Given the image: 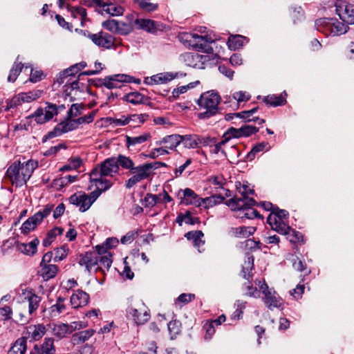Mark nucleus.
Segmentation results:
<instances>
[{
	"label": "nucleus",
	"instance_id": "f257e3e1",
	"mask_svg": "<svg viewBox=\"0 0 354 354\" xmlns=\"http://www.w3.org/2000/svg\"><path fill=\"white\" fill-rule=\"evenodd\" d=\"M119 170L115 158L106 159L100 166L95 167L90 174V180L95 183L96 188L101 192L108 190L111 186L112 183L104 177L113 176L118 174Z\"/></svg>",
	"mask_w": 354,
	"mask_h": 354
},
{
	"label": "nucleus",
	"instance_id": "f03ea898",
	"mask_svg": "<svg viewBox=\"0 0 354 354\" xmlns=\"http://www.w3.org/2000/svg\"><path fill=\"white\" fill-rule=\"evenodd\" d=\"M38 167V162L34 160H29L21 163L15 161L8 168L6 177L16 187L25 185L31 177L34 170Z\"/></svg>",
	"mask_w": 354,
	"mask_h": 354
},
{
	"label": "nucleus",
	"instance_id": "7ed1b4c3",
	"mask_svg": "<svg viewBox=\"0 0 354 354\" xmlns=\"http://www.w3.org/2000/svg\"><path fill=\"white\" fill-rule=\"evenodd\" d=\"M197 31L200 33H185L183 39L188 45L198 51L212 53L213 48L211 44L216 39L215 35L209 33L206 27L201 26Z\"/></svg>",
	"mask_w": 354,
	"mask_h": 354
},
{
	"label": "nucleus",
	"instance_id": "20e7f679",
	"mask_svg": "<svg viewBox=\"0 0 354 354\" xmlns=\"http://www.w3.org/2000/svg\"><path fill=\"white\" fill-rule=\"evenodd\" d=\"M221 97L218 93L214 91H209L201 94L197 100V104L201 110L198 117L200 119H207L215 115L218 110V104Z\"/></svg>",
	"mask_w": 354,
	"mask_h": 354
},
{
	"label": "nucleus",
	"instance_id": "39448f33",
	"mask_svg": "<svg viewBox=\"0 0 354 354\" xmlns=\"http://www.w3.org/2000/svg\"><path fill=\"white\" fill-rule=\"evenodd\" d=\"M316 29L326 36H339L345 34L348 26L335 18H322L315 21Z\"/></svg>",
	"mask_w": 354,
	"mask_h": 354
},
{
	"label": "nucleus",
	"instance_id": "423d86ee",
	"mask_svg": "<svg viewBox=\"0 0 354 354\" xmlns=\"http://www.w3.org/2000/svg\"><path fill=\"white\" fill-rule=\"evenodd\" d=\"M102 192L97 188L96 190L91 192L90 194L81 192H77L71 195L68 200L71 204L78 207L80 212H84L90 208Z\"/></svg>",
	"mask_w": 354,
	"mask_h": 354
},
{
	"label": "nucleus",
	"instance_id": "0eeeda50",
	"mask_svg": "<svg viewBox=\"0 0 354 354\" xmlns=\"http://www.w3.org/2000/svg\"><path fill=\"white\" fill-rule=\"evenodd\" d=\"M239 192L241 197L234 196L227 203L232 210L242 208L244 205L254 206L255 205V201L248 197L250 194H254V189H250L246 185H243L239 188Z\"/></svg>",
	"mask_w": 354,
	"mask_h": 354
},
{
	"label": "nucleus",
	"instance_id": "6e6552de",
	"mask_svg": "<svg viewBox=\"0 0 354 354\" xmlns=\"http://www.w3.org/2000/svg\"><path fill=\"white\" fill-rule=\"evenodd\" d=\"M153 169V165L151 163L134 167L130 171L132 176L126 181L125 187L130 189L140 181L148 178Z\"/></svg>",
	"mask_w": 354,
	"mask_h": 354
},
{
	"label": "nucleus",
	"instance_id": "1a4fd4ad",
	"mask_svg": "<svg viewBox=\"0 0 354 354\" xmlns=\"http://www.w3.org/2000/svg\"><path fill=\"white\" fill-rule=\"evenodd\" d=\"M260 290L263 295V301L265 305L270 309L281 308L283 305V299L277 295L275 290L269 288L267 283L259 281L258 283Z\"/></svg>",
	"mask_w": 354,
	"mask_h": 354
},
{
	"label": "nucleus",
	"instance_id": "9d476101",
	"mask_svg": "<svg viewBox=\"0 0 354 354\" xmlns=\"http://www.w3.org/2000/svg\"><path fill=\"white\" fill-rule=\"evenodd\" d=\"M335 12L339 18L348 24H354V5L343 0L335 2Z\"/></svg>",
	"mask_w": 354,
	"mask_h": 354
},
{
	"label": "nucleus",
	"instance_id": "9b49d317",
	"mask_svg": "<svg viewBox=\"0 0 354 354\" xmlns=\"http://www.w3.org/2000/svg\"><path fill=\"white\" fill-rule=\"evenodd\" d=\"M127 316L131 318L137 325L145 324L150 318V314L143 303L138 307L129 306L127 308Z\"/></svg>",
	"mask_w": 354,
	"mask_h": 354
},
{
	"label": "nucleus",
	"instance_id": "f8f14e48",
	"mask_svg": "<svg viewBox=\"0 0 354 354\" xmlns=\"http://www.w3.org/2000/svg\"><path fill=\"white\" fill-rule=\"evenodd\" d=\"M123 82H134L140 84V80L136 79L133 77L125 74H116L106 77L103 80L102 85L108 89H113L120 88L122 86L121 84Z\"/></svg>",
	"mask_w": 354,
	"mask_h": 354
},
{
	"label": "nucleus",
	"instance_id": "ddd939ff",
	"mask_svg": "<svg viewBox=\"0 0 354 354\" xmlns=\"http://www.w3.org/2000/svg\"><path fill=\"white\" fill-rule=\"evenodd\" d=\"M180 60L188 66L202 69L205 68V64L209 61V57L207 55L198 53H185L180 55Z\"/></svg>",
	"mask_w": 354,
	"mask_h": 354
},
{
	"label": "nucleus",
	"instance_id": "4468645a",
	"mask_svg": "<svg viewBox=\"0 0 354 354\" xmlns=\"http://www.w3.org/2000/svg\"><path fill=\"white\" fill-rule=\"evenodd\" d=\"M90 39L95 45L107 49L115 47L117 45L116 39L113 35L104 32L93 34L90 35Z\"/></svg>",
	"mask_w": 354,
	"mask_h": 354
},
{
	"label": "nucleus",
	"instance_id": "2eb2a0df",
	"mask_svg": "<svg viewBox=\"0 0 354 354\" xmlns=\"http://www.w3.org/2000/svg\"><path fill=\"white\" fill-rule=\"evenodd\" d=\"M185 73L183 72H165L160 73L147 78L146 82L149 84H166L174 79L185 77Z\"/></svg>",
	"mask_w": 354,
	"mask_h": 354
},
{
	"label": "nucleus",
	"instance_id": "dca6fc26",
	"mask_svg": "<svg viewBox=\"0 0 354 354\" xmlns=\"http://www.w3.org/2000/svg\"><path fill=\"white\" fill-rule=\"evenodd\" d=\"M41 94V91H30L28 93H21L13 97L10 102V107H14L21 105L24 102H30L38 99Z\"/></svg>",
	"mask_w": 354,
	"mask_h": 354
},
{
	"label": "nucleus",
	"instance_id": "f3484780",
	"mask_svg": "<svg viewBox=\"0 0 354 354\" xmlns=\"http://www.w3.org/2000/svg\"><path fill=\"white\" fill-rule=\"evenodd\" d=\"M77 127H78L75 120H70L68 118L66 121L60 122L54 128L53 131L49 132L48 137L52 138L56 136H59L62 134L71 131Z\"/></svg>",
	"mask_w": 354,
	"mask_h": 354
},
{
	"label": "nucleus",
	"instance_id": "a211bd4d",
	"mask_svg": "<svg viewBox=\"0 0 354 354\" xmlns=\"http://www.w3.org/2000/svg\"><path fill=\"white\" fill-rule=\"evenodd\" d=\"M55 110L53 108H50L47 102L45 108H38L32 117L35 118L37 124H44L53 118Z\"/></svg>",
	"mask_w": 354,
	"mask_h": 354
},
{
	"label": "nucleus",
	"instance_id": "6ab92c4d",
	"mask_svg": "<svg viewBox=\"0 0 354 354\" xmlns=\"http://www.w3.org/2000/svg\"><path fill=\"white\" fill-rule=\"evenodd\" d=\"M285 218H279L276 214H270L268 217V223L272 229L279 234L286 233L290 230V226L286 223Z\"/></svg>",
	"mask_w": 354,
	"mask_h": 354
},
{
	"label": "nucleus",
	"instance_id": "aec40b11",
	"mask_svg": "<svg viewBox=\"0 0 354 354\" xmlns=\"http://www.w3.org/2000/svg\"><path fill=\"white\" fill-rule=\"evenodd\" d=\"M46 333V327L43 324L30 325L26 328V336L31 341H38L43 337Z\"/></svg>",
	"mask_w": 354,
	"mask_h": 354
},
{
	"label": "nucleus",
	"instance_id": "412c9836",
	"mask_svg": "<svg viewBox=\"0 0 354 354\" xmlns=\"http://www.w3.org/2000/svg\"><path fill=\"white\" fill-rule=\"evenodd\" d=\"M134 25L137 29L150 33H155L159 30L158 23L149 19H136L134 20Z\"/></svg>",
	"mask_w": 354,
	"mask_h": 354
},
{
	"label": "nucleus",
	"instance_id": "4be33fe9",
	"mask_svg": "<svg viewBox=\"0 0 354 354\" xmlns=\"http://www.w3.org/2000/svg\"><path fill=\"white\" fill-rule=\"evenodd\" d=\"M182 140L183 139L180 135L172 134L165 136L162 139L157 140L156 145L157 146L164 145L168 151L174 150L182 142Z\"/></svg>",
	"mask_w": 354,
	"mask_h": 354
},
{
	"label": "nucleus",
	"instance_id": "5701e85b",
	"mask_svg": "<svg viewBox=\"0 0 354 354\" xmlns=\"http://www.w3.org/2000/svg\"><path fill=\"white\" fill-rule=\"evenodd\" d=\"M89 295L82 290H75L71 297V304L74 308L85 306L89 301Z\"/></svg>",
	"mask_w": 354,
	"mask_h": 354
},
{
	"label": "nucleus",
	"instance_id": "b1692460",
	"mask_svg": "<svg viewBox=\"0 0 354 354\" xmlns=\"http://www.w3.org/2000/svg\"><path fill=\"white\" fill-rule=\"evenodd\" d=\"M255 231L256 227L252 226H240L231 227L229 230L228 234L233 237L244 239L252 235Z\"/></svg>",
	"mask_w": 354,
	"mask_h": 354
},
{
	"label": "nucleus",
	"instance_id": "393cba45",
	"mask_svg": "<svg viewBox=\"0 0 354 354\" xmlns=\"http://www.w3.org/2000/svg\"><path fill=\"white\" fill-rule=\"evenodd\" d=\"M35 354H55L56 348L54 345V339L50 337H46L42 344L35 345Z\"/></svg>",
	"mask_w": 354,
	"mask_h": 354
},
{
	"label": "nucleus",
	"instance_id": "a878e982",
	"mask_svg": "<svg viewBox=\"0 0 354 354\" xmlns=\"http://www.w3.org/2000/svg\"><path fill=\"white\" fill-rule=\"evenodd\" d=\"M183 197L181 203L188 205H193L196 207L200 206L201 197L196 194L192 189L185 188L183 191Z\"/></svg>",
	"mask_w": 354,
	"mask_h": 354
},
{
	"label": "nucleus",
	"instance_id": "bb28decb",
	"mask_svg": "<svg viewBox=\"0 0 354 354\" xmlns=\"http://www.w3.org/2000/svg\"><path fill=\"white\" fill-rule=\"evenodd\" d=\"M86 66V63L85 62H81L80 63L75 64L68 68L64 70L57 79V82L59 84H62L64 82V79L68 76H74L77 73H79L82 69L84 68Z\"/></svg>",
	"mask_w": 354,
	"mask_h": 354
},
{
	"label": "nucleus",
	"instance_id": "cd10ccee",
	"mask_svg": "<svg viewBox=\"0 0 354 354\" xmlns=\"http://www.w3.org/2000/svg\"><path fill=\"white\" fill-rule=\"evenodd\" d=\"M80 263L85 266L87 270H89L95 266H98V254L95 252H86L81 257Z\"/></svg>",
	"mask_w": 354,
	"mask_h": 354
},
{
	"label": "nucleus",
	"instance_id": "c85d7f7f",
	"mask_svg": "<svg viewBox=\"0 0 354 354\" xmlns=\"http://www.w3.org/2000/svg\"><path fill=\"white\" fill-rule=\"evenodd\" d=\"M151 138V135L149 132L144 133L142 135L133 137L126 136V145L128 148L140 145L150 140Z\"/></svg>",
	"mask_w": 354,
	"mask_h": 354
},
{
	"label": "nucleus",
	"instance_id": "c756f323",
	"mask_svg": "<svg viewBox=\"0 0 354 354\" xmlns=\"http://www.w3.org/2000/svg\"><path fill=\"white\" fill-rule=\"evenodd\" d=\"M58 272V267L54 264L40 266L39 274L45 280L48 281L54 278Z\"/></svg>",
	"mask_w": 354,
	"mask_h": 354
},
{
	"label": "nucleus",
	"instance_id": "7c9ffc66",
	"mask_svg": "<svg viewBox=\"0 0 354 354\" xmlns=\"http://www.w3.org/2000/svg\"><path fill=\"white\" fill-rule=\"evenodd\" d=\"M39 243V239L35 238L28 243H19L17 248L22 253L26 255L32 256L37 252V247Z\"/></svg>",
	"mask_w": 354,
	"mask_h": 354
},
{
	"label": "nucleus",
	"instance_id": "2f4dec72",
	"mask_svg": "<svg viewBox=\"0 0 354 354\" xmlns=\"http://www.w3.org/2000/svg\"><path fill=\"white\" fill-rule=\"evenodd\" d=\"M25 299L28 301V312L31 315L39 308L41 298L32 291H28L25 294Z\"/></svg>",
	"mask_w": 354,
	"mask_h": 354
},
{
	"label": "nucleus",
	"instance_id": "473e14b6",
	"mask_svg": "<svg viewBox=\"0 0 354 354\" xmlns=\"http://www.w3.org/2000/svg\"><path fill=\"white\" fill-rule=\"evenodd\" d=\"M248 41V39L242 35H231L228 39L227 46L230 49L235 50L241 48Z\"/></svg>",
	"mask_w": 354,
	"mask_h": 354
},
{
	"label": "nucleus",
	"instance_id": "72a5a7b5",
	"mask_svg": "<svg viewBox=\"0 0 354 354\" xmlns=\"http://www.w3.org/2000/svg\"><path fill=\"white\" fill-rule=\"evenodd\" d=\"M26 337L18 338L8 351V354H25L27 348Z\"/></svg>",
	"mask_w": 354,
	"mask_h": 354
},
{
	"label": "nucleus",
	"instance_id": "f704fd0d",
	"mask_svg": "<svg viewBox=\"0 0 354 354\" xmlns=\"http://www.w3.org/2000/svg\"><path fill=\"white\" fill-rule=\"evenodd\" d=\"M95 333L94 330L88 329L76 333L73 335L71 342L73 344L83 343L88 340Z\"/></svg>",
	"mask_w": 354,
	"mask_h": 354
},
{
	"label": "nucleus",
	"instance_id": "c9c22d12",
	"mask_svg": "<svg viewBox=\"0 0 354 354\" xmlns=\"http://www.w3.org/2000/svg\"><path fill=\"white\" fill-rule=\"evenodd\" d=\"M254 266V257L249 252L245 254V261L242 265V273L245 279H249Z\"/></svg>",
	"mask_w": 354,
	"mask_h": 354
},
{
	"label": "nucleus",
	"instance_id": "e433bc0d",
	"mask_svg": "<svg viewBox=\"0 0 354 354\" xmlns=\"http://www.w3.org/2000/svg\"><path fill=\"white\" fill-rule=\"evenodd\" d=\"M142 10L146 12H153L158 9V3L151 0H133Z\"/></svg>",
	"mask_w": 354,
	"mask_h": 354
},
{
	"label": "nucleus",
	"instance_id": "4c0bfd02",
	"mask_svg": "<svg viewBox=\"0 0 354 354\" xmlns=\"http://www.w3.org/2000/svg\"><path fill=\"white\" fill-rule=\"evenodd\" d=\"M203 233L201 231L189 232L185 234V237L192 241L194 245L201 252L200 248L204 245V241L202 240Z\"/></svg>",
	"mask_w": 354,
	"mask_h": 354
},
{
	"label": "nucleus",
	"instance_id": "58836bf2",
	"mask_svg": "<svg viewBox=\"0 0 354 354\" xmlns=\"http://www.w3.org/2000/svg\"><path fill=\"white\" fill-rule=\"evenodd\" d=\"M224 198L221 196H212L206 198H200V206L198 207H204L205 209H209L215 206L218 203L223 201Z\"/></svg>",
	"mask_w": 354,
	"mask_h": 354
},
{
	"label": "nucleus",
	"instance_id": "ea45409f",
	"mask_svg": "<svg viewBox=\"0 0 354 354\" xmlns=\"http://www.w3.org/2000/svg\"><path fill=\"white\" fill-rule=\"evenodd\" d=\"M252 206L244 205L242 208L236 209V210L239 212L237 216L248 219L259 217L260 216L258 212L252 208ZM234 211H236V209Z\"/></svg>",
	"mask_w": 354,
	"mask_h": 354
},
{
	"label": "nucleus",
	"instance_id": "a19ab883",
	"mask_svg": "<svg viewBox=\"0 0 354 354\" xmlns=\"http://www.w3.org/2000/svg\"><path fill=\"white\" fill-rule=\"evenodd\" d=\"M118 26L117 27V32L122 35H127L131 33L135 27L134 21L128 23L118 21Z\"/></svg>",
	"mask_w": 354,
	"mask_h": 354
},
{
	"label": "nucleus",
	"instance_id": "79ce46f5",
	"mask_svg": "<svg viewBox=\"0 0 354 354\" xmlns=\"http://www.w3.org/2000/svg\"><path fill=\"white\" fill-rule=\"evenodd\" d=\"M181 138L183 139L182 142L185 147L188 149L196 148L201 143L200 139L196 136L185 135L181 136Z\"/></svg>",
	"mask_w": 354,
	"mask_h": 354
},
{
	"label": "nucleus",
	"instance_id": "37998d69",
	"mask_svg": "<svg viewBox=\"0 0 354 354\" xmlns=\"http://www.w3.org/2000/svg\"><path fill=\"white\" fill-rule=\"evenodd\" d=\"M63 229L61 227H55L51 230H50L47 234L46 238L43 240V245L45 247H47L51 244V243L54 241L55 237L57 235L62 234Z\"/></svg>",
	"mask_w": 354,
	"mask_h": 354
},
{
	"label": "nucleus",
	"instance_id": "c03bdc74",
	"mask_svg": "<svg viewBox=\"0 0 354 354\" xmlns=\"http://www.w3.org/2000/svg\"><path fill=\"white\" fill-rule=\"evenodd\" d=\"M68 11L73 18H79L82 25H83L84 21L86 18V11L85 8L78 6L70 7L68 8Z\"/></svg>",
	"mask_w": 354,
	"mask_h": 354
},
{
	"label": "nucleus",
	"instance_id": "a18cd8bd",
	"mask_svg": "<svg viewBox=\"0 0 354 354\" xmlns=\"http://www.w3.org/2000/svg\"><path fill=\"white\" fill-rule=\"evenodd\" d=\"M124 10V8L122 6L109 1L103 11L112 16H120L123 14Z\"/></svg>",
	"mask_w": 354,
	"mask_h": 354
},
{
	"label": "nucleus",
	"instance_id": "49530a36",
	"mask_svg": "<svg viewBox=\"0 0 354 354\" xmlns=\"http://www.w3.org/2000/svg\"><path fill=\"white\" fill-rule=\"evenodd\" d=\"M51 329L53 335L59 339L64 338L66 335L68 334L67 331L68 327L66 326V324H53Z\"/></svg>",
	"mask_w": 354,
	"mask_h": 354
},
{
	"label": "nucleus",
	"instance_id": "de8ad7c7",
	"mask_svg": "<svg viewBox=\"0 0 354 354\" xmlns=\"http://www.w3.org/2000/svg\"><path fill=\"white\" fill-rule=\"evenodd\" d=\"M115 158L117 160V165L118 167L121 166L124 169H129L130 171L134 167V162L129 157L119 155L118 158Z\"/></svg>",
	"mask_w": 354,
	"mask_h": 354
},
{
	"label": "nucleus",
	"instance_id": "09e8293b",
	"mask_svg": "<svg viewBox=\"0 0 354 354\" xmlns=\"http://www.w3.org/2000/svg\"><path fill=\"white\" fill-rule=\"evenodd\" d=\"M127 102L133 104H138L143 103L145 101V96L139 92H132L127 94L124 96Z\"/></svg>",
	"mask_w": 354,
	"mask_h": 354
},
{
	"label": "nucleus",
	"instance_id": "8fccbe9b",
	"mask_svg": "<svg viewBox=\"0 0 354 354\" xmlns=\"http://www.w3.org/2000/svg\"><path fill=\"white\" fill-rule=\"evenodd\" d=\"M263 102L272 106H277L283 104L286 100L281 95H268L263 97Z\"/></svg>",
	"mask_w": 354,
	"mask_h": 354
},
{
	"label": "nucleus",
	"instance_id": "3c124183",
	"mask_svg": "<svg viewBox=\"0 0 354 354\" xmlns=\"http://www.w3.org/2000/svg\"><path fill=\"white\" fill-rule=\"evenodd\" d=\"M23 68L24 65L21 64V63H17V62H15L14 65L10 71V73L8 77V81L10 82H14L21 72Z\"/></svg>",
	"mask_w": 354,
	"mask_h": 354
},
{
	"label": "nucleus",
	"instance_id": "603ef678",
	"mask_svg": "<svg viewBox=\"0 0 354 354\" xmlns=\"http://www.w3.org/2000/svg\"><path fill=\"white\" fill-rule=\"evenodd\" d=\"M158 203H160V196L152 194H147L143 200L142 204L146 207H152Z\"/></svg>",
	"mask_w": 354,
	"mask_h": 354
},
{
	"label": "nucleus",
	"instance_id": "864d4df0",
	"mask_svg": "<svg viewBox=\"0 0 354 354\" xmlns=\"http://www.w3.org/2000/svg\"><path fill=\"white\" fill-rule=\"evenodd\" d=\"M243 134L241 131V128L231 127L228 129L223 136V138H225V141L228 142L232 138H242Z\"/></svg>",
	"mask_w": 354,
	"mask_h": 354
},
{
	"label": "nucleus",
	"instance_id": "5fc2aeb1",
	"mask_svg": "<svg viewBox=\"0 0 354 354\" xmlns=\"http://www.w3.org/2000/svg\"><path fill=\"white\" fill-rule=\"evenodd\" d=\"M181 324L179 321L172 320L168 324V330L171 336V339H174L180 332Z\"/></svg>",
	"mask_w": 354,
	"mask_h": 354
},
{
	"label": "nucleus",
	"instance_id": "6e6d98bb",
	"mask_svg": "<svg viewBox=\"0 0 354 354\" xmlns=\"http://www.w3.org/2000/svg\"><path fill=\"white\" fill-rule=\"evenodd\" d=\"M283 234L287 235V239L290 241V242L295 243L303 241L302 234L292 229L290 227V230L286 233Z\"/></svg>",
	"mask_w": 354,
	"mask_h": 354
},
{
	"label": "nucleus",
	"instance_id": "4d7b16f0",
	"mask_svg": "<svg viewBox=\"0 0 354 354\" xmlns=\"http://www.w3.org/2000/svg\"><path fill=\"white\" fill-rule=\"evenodd\" d=\"M198 83H199V82L196 81L195 82L189 83L187 85L181 86L176 88H174L172 91V96L174 98H177L179 97V95L180 94L186 93L188 89L194 88L195 86V85Z\"/></svg>",
	"mask_w": 354,
	"mask_h": 354
},
{
	"label": "nucleus",
	"instance_id": "13d9d810",
	"mask_svg": "<svg viewBox=\"0 0 354 354\" xmlns=\"http://www.w3.org/2000/svg\"><path fill=\"white\" fill-rule=\"evenodd\" d=\"M226 142H227L225 141V138H223V140L221 142L211 145L209 149L210 153L214 154H218L221 153L224 156H226L225 151L222 149V146L224 145Z\"/></svg>",
	"mask_w": 354,
	"mask_h": 354
},
{
	"label": "nucleus",
	"instance_id": "bf43d9fd",
	"mask_svg": "<svg viewBox=\"0 0 354 354\" xmlns=\"http://www.w3.org/2000/svg\"><path fill=\"white\" fill-rule=\"evenodd\" d=\"M259 241H256L253 239H248L241 243V247L246 250L253 251L259 248Z\"/></svg>",
	"mask_w": 354,
	"mask_h": 354
},
{
	"label": "nucleus",
	"instance_id": "052dcab7",
	"mask_svg": "<svg viewBox=\"0 0 354 354\" xmlns=\"http://www.w3.org/2000/svg\"><path fill=\"white\" fill-rule=\"evenodd\" d=\"M83 109V106L80 104H73L68 111L67 115L68 118L77 117L81 114V111Z\"/></svg>",
	"mask_w": 354,
	"mask_h": 354
},
{
	"label": "nucleus",
	"instance_id": "680f3d73",
	"mask_svg": "<svg viewBox=\"0 0 354 354\" xmlns=\"http://www.w3.org/2000/svg\"><path fill=\"white\" fill-rule=\"evenodd\" d=\"M112 254H107L106 255H98V265L104 266L109 269L112 264Z\"/></svg>",
	"mask_w": 354,
	"mask_h": 354
},
{
	"label": "nucleus",
	"instance_id": "e2e57ef3",
	"mask_svg": "<svg viewBox=\"0 0 354 354\" xmlns=\"http://www.w3.org/2000/svg\"><path fill=\"white\" fill-rule=\"evenodd\" d=\"M64 299L59 297L57 300L56 304L53 305L50 308L52 313H57V314L63 313L66 309V306L64 304Z\"/></svg>",
	"mask_w": 354,
	"mask_h": 354
},
{
	"label": "nucleus",
	"instance_id": "0e129e2a",
	"mask_svg": "<svg viewBox=\"0 0 354 354\" xmlns=\"http://www.w3.org/2000/svg\"><path fill=\"white\" fill-rule=\"evenodd\" d=\"M183 221L187 224L194 225L198 222V218L193 217L189 212H187L181 218V219L180 216L177 218V222L179 223L180 225H181V222Z\"/></svg>",
	"mask_w": 354,
	"mask_h": 354
},
{
	"label": "nucleus",
	"instance_id": "69168bd1",
	"mask_svg": "<svg viewBox=\"0 0 354 354\" xmlns=\"http://www.w3.org/2000/svg\"><path fill=\"white\" fill-rule=\"evenodd\" d=\"M68 249L65 246L57 248L55 250L54 261L57 262L65 259L68 254Z\"/></svg>",
	"mask_w": 354,
	"mask_h": 354
},
{
	"label": "nucleus",
	"instance_id": "338daca9",
	"mask_svg": "<svg viewBox=\"0 0 354 354\" xmlns=\"http://www.w3.org/2000/svg\"><path fill=\"white\" fill-rule=\"evenodd\" d=\"M203 328L205 330V338L206 339H210L215 333L214 322H211V321L207 322L204 324Z\"/></svg>",
	"mask_w": 354,
	"mask_h": 354
},
{
	"label": "nucleus",
	"instance_id": "774afa93",
	"mask_svg": "<svg viewBox=\"0 0 354 354\" xmlns=\"http://www.w3.org/2000/svg\"><path fill=\"white\" fill-rule=\"evenodd\" d=\"M118 26V21L114 19H108L102 23V26L104 28L114 33L117 32Z\"/></svg>",
	"mask_w": 354,
	"mask_h": 354
}]
</instances>
